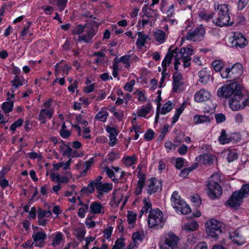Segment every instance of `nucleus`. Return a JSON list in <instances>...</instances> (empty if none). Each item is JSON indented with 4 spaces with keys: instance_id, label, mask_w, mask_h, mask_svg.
I'll use <instances>...</instances> for the list:
<instances>
[{
    "instance_id": "nucleus-9",
    "label": "nucleus",
    "mask_w": 249,
    "mask_h": 249,
    "mask_svg": "<svg viewBox=\"0 0 249 249\" xmlns=\"http://www.w3.org/2000/svg\"><path fill=\"white\" fill-rule=\"evenodd\" d=\"M205 33V29L201 25L194 30H190L186 36V39L188 40L198 41L201 40Z\"/></svg>"
},
{
    "instance_id": "nucleus-21",
    "label": "nucleus",
    "mask_w": 249,
    "mask_h": 249,
    "mask_svg": "<svg viewBox=\"0 0 249 249\" xmlns=\"http://www.w3.org/2000/svg\"><path fill=\"white\" fill-rule=\"evenodd\" d=\"M53 111L52 110H47L46 109H41L40 111L38 120L41 123H45L46 122V117L50 119L52 118Z\"/></svg>"
},
{
    "instance_id": "nucleus-23",
    "label": "nucleus",
    "mask_w": 249,
    "mask_h": 249,
    "mask_svg": "<svg viewBox=\"0 0 249 249\" xmlns=\"http://www.w3.org/2000/svg\"><path fill=\"white\" fill-rule=\"evenodd\" d=\"M145 179V177L144 175L143 174L139 176L137 186L135 191V193L136 195H139L141 194L142 190L144 186Z\"/></svg>"
},
{
    "instance_id": "nucleus-11",
    "label": "nucleus",
    "mask_w": 249,
    "mask_h": 249,
    "mask_svg": "<svg viewBox=\"0 0 249 249\" xmlns=\"http://www.w3.org/2000/svg\"><path fill=\"white\" fill-rule=\"evenodd\" d=\"M243 199L242 197L240 196V194L237 193V191H235L227 201V203L230 207L237 209L242 203Z\"/></svg>"
},
{
    "instance_id": "nucleus-54",
    "label": "nucleus",
    "mask_w": 249,
    "mask_h": 249,
    "mask_svg": "<svg viewBox=\"0 0 249 249\" xmlns=\"http://www.w3.org/2000/svg\"><path fill=\"white\" fill-rule=\"evenodd\" d=\"M135 81L134 80H131L129 82H127L124 86L125 90L131 92L133 90V87L135 85Z\"/></svg>"
},
{
    "instance_id": "nucleus-61",
    "label": "nucleus",
    "mask_w": 249,
    "mask_h": 249,
    "mask_svg": "<svg viewBox=\"0 0 249 249\" xmlns=\"http://www.w3.org/2000/svg\"><path fill=\"white\" fill-rule=\"evenodd\" d=\"M249 2V0H239L238 2V10H242L247 6Z\"/></svg>"
},
{
    "instance_id": "nucleus-53",
    "label": "nucleus",
    "mask_w": 249,
    "mask_h": 249,
    "mask_svg": "<svg viewBox=\"0 0 249 249\" xmlns=\"http://www.w3.org/2000/svg\"><path fill=\"white\" fill-rule=\"evenodd\" d=\"M195 167H188L182 169L180 173V176L183 178H186L189 173L193 169H195Z\"/></svg>"
},
{
    "instance_id": "nucleus-59",
    "label": "nucleus",
    "mask_w": 249,
    "mask_h": 249,
    "mask_svg": "<svg viewBox=\"0 0 249 249\" xmlns=\"http://www.w3.org/2000/svg\"><path fill=\"white\" fill-rule=\"evenodd\" d=\"M184 159L182 158H178L176 159V164L175 167L177 169H180L181 168L183 165H184Z\"/></svg>"
},
{
    "instance_id": "nucleus-52",
    "label": "nucleus",
    "mask_w": 249,
    "mask_h": 249,
    "mask_svg": "<svg viewBox=\"0 0 249 249\" xmlns=\"http://www.w3.org/2000/svg\"><path fill=\"white\" fill-rule=\"evenodd\" d=\"M154 132L151 129H148L144 135L145 140L147 141H151L154 137Z\"/></svg>"
},
{
    "instance_id": "nucleus-16",
    "label": "nucleus",
    "mask_w": 249,
    "mask_h": 249,
    "mask_svg": "<svg viewBox=\"0 0 249 249\" xmlns=\"http://www.w3.org/2000/svg\"><path fill=\"white\" fill-rule=\"evenodd\" d=\"M96 189L98 193L97 197L100 199L103 193H107L112 190V184L108 183H98L97 184Z\"/></svg>"
},
{
    "instance_id": "nucleus-27",
    "label": "nucleus",
    "mask_w": 249,
    "mask_h": 249,
    "mask_svg": "<svg viewBox=\"0 0 249 249\" xmlns=\"http://www.w3.org/2000/svg\"><path fill=\"white\" fill-rule=\"evenodd\" d=\"M165 36V33L161 30H157L154 33L155 39L160 44L163 43L164 42Z\"/></svg>"
},
{
    "instance_id": "nucleus-29",
    "label": "nucleus",
    "mask_w": 249,
    "mask_h": 249,
    "mask_svg": "<svg viewBox=\"0 0 249 249\" xmlns=\"http://www.w3.org/2000/svg\"><path fill=\"white\" fill-rule=\"evenodd\" d=\"M193 121L195 124H199L204 123H210V118L209 116L206 115H196L194 116Z\"/></svg>"
},
{
    "instance_id": "nucleus-46",
    "label": "nucleus",
    "mask_w": 249,
    "mask_h": 249,
    "mask_svg": "<svg viewBox=\"0 0 249 249\" xmlns=\"http://www.w3.org/2000/svg\"><path fill=\"white\" fill-rule=\"evenodd\" d=\"M52 214V213L50 211H44L39 209L38 212L37 217H49Z\"/></svg>"
},
{
    "instance_id": "nucleus-25",
    "label": "nucleus",
    "mask_w": 249,
    "mask_h": 249,
    "mask_svg": "<svg viewBox=\"0 0 249 249\" xmlns=\"http://www.w3.org/2000/svg\"><path fill=\"white\" fill-rule=\"evenodd\" d=\"M61 63H58L55 66V74L57 75L61 70L64 74H68L69 70L71 69V66H68L67 64H65L63 66L60 65Z\"/></svg>"
},
{
    "instance_id": "nucleus-62",
    "label": "nucleus",
    "mask_w": 249,
    "mask_h": 249,
    "mask_svg": "<svg viewBox=\"0 0 249 249\" xmlns=\"http://www.w3.org/2000/svg\"><path fill=\"white\" fill-rule=\"evenodd\" d=\"M191 201L195 203V206L197 207H199L201 204V200L197 195L192 197Z\"/></svg>"
},
{
    "instance_id": "nucleus-42",
    "label": "nucleus",
    "mask_w": 249,
    "mask_h": 249,
    "mask_svg": "<svg viewBox=\"0 0 249 249\" xmlns=\"http://www.w3.org/2000/svg\"><path fill=\"white\" fill-rule=\"evenodd\" d=\"M124 247L125 244L124 239L120 238L116 241L112 249H124Z\"/></svg>"
},
{
    "instance_id": "nucleus-22",
    "label": "nucleus",
    "mask_w": 249,
    "mask_h": 249,
    "mask_svg": "<svg viewBox=\"0 0 249 249\" xmlns=\"http://www.w3.org/2000/svg\"><path fill=\"white\" fill-rule=\"evenodd\" d=\"M138 38L136 41V45L138 48L141 49L144 46L146 41L149 38V36L143 34L142 32H139L138 33Z\"/></svg>"
},
{
    "instance_id": "nucleus-34",
    "label": "nucleus",
    "mask_w": 249,
    "mask_h": 249,
    "mask_svg": "<svg viewBox=\"0 0 249 249\" xmlns=\"http://www.w3.org/2000/svg\"><path fill=\"white\" fill-rule=\"evenodd\" d=\"M151 107L152 106L150 104L146 105L144 107L140 109L137 112V115L140 117H145L146 115L150 112Z\"/></svg>"
},
{
    "instance_id": "nucleus-55",
    "label": "nucleus",
    "mask_w": 249,
    "mask_h": 249,
    "mask_svg": "<svg viewBox=\"0 0 249 249\" xmlns=\"http://www.w3.org/2000/svg\"><path fill=\"white\" fill-rule=\"evenodd\" d=\"M113 231V228L112 227L109 226L107 227L104 231V236L106 237L107 239H109L110 238L112 232Z\"/></svg>"
},
{
    "instance_id": "nucleus-12",
    "label": "nucleus",
    "mask_w": 249,
    "mask_h": 249,
    "mask_svg": "<svg viewBox=\"0 0 249 249\" xmlns=\"http://www.w3.org/2000/svg\"><path fill=\"white\" fill-rule=\"evenodd\" d=\"M46 237V234L44 231L34 232L32 235L35 245L37 247H43V244Z\"/></svg>"
},
{
    "instance_id": "nucleus-31",
    "label": "nucleus",
    "mask_w": 249,
    "mask_h": 249,
    "mask_svg": "<svg viewBox=\"0 0 249 249\" xmlns=\"http://www.w3.org/2000/svg\"><path fill=\"white\" fill-rule=\"evenodd\" d=\"M27 82L26 80H25L23 76L17 75L15 77L14 79L11 81V83L15 86H17V87L18 88L19 87L26 83Z\"/></svg>"
},
{
    "instance_id": "nucleus-48",
    "label": "nucleus",
    "mask_w": 249,
    "mask_h": 249,
    "mask_svg": "<svg viewBox=\"0 0 249 249\" xmlns=\"http://www.w3.org/2000/svg\"><path fill=\"white\" fill-rule=\"evenodd\" d=\"M95 184L93 183V181H91L90 183L88 185L87 188H83L81 190V193H85L87 191H88L89 193H92L94 191Z\"/></svg>"
},
{
    "instance_id": "nucleus-20",
    "label": "nucleus",
    "mask_w": 249,
    "mask_h": 249,
    "mask_svg": "<svg viewBox=\"0 0 249 249\" xmlns=\"http://www.w3.org/2000/svg\"><path fill=\"white\" fill-rule=\"evenodd\" d=\"M173 90L174 92H177L179 89V88L182 85V83L181 82L182 79V75L180 73L176 72L173 74Z\"/></svg>"
},
{
    "instance_id": "nucleus-44",
    "label": "nucleus",
    "mask_w": 249,
    "mask_h": 249,
    "mask_svg": "<svg viewBox=\"0 0 249 249\" xmlns=\"http://www.w3.org/2000/svg\"><path fill=\"white\" fill-rule=\"evenodd\" d=\"M94 36V34L93 32H89L88 33L87 35L81 36L79 37V40L80 41H84L86 42H89L91 40Z\"/></svg>"
},
{
    "instance_id": "nucleus-39",
    "label": "nucleus",
    "mask_w": 249,
    "mask_h": 249,
    "mask_svg": "<svg viewBox=\"0 0 249 249\" xmlns=\"http://www.w3.org/2000/svg\"><path fill=\"white\" fill-rule=\"evenodd\" d=\"M67 127L65 124L62 125L61 128L59 131L60 136L64 139L68 138L71 134V133L69 130H67Z\"/></svg>"
},
{
    "instance_id": "nucleus-40",
    "label": "nucleus",
    "mask_w": 249,
    "mask_h": 249,
    "mask_svg": "<svg viewBox=\"0 0 249 249\" xmlns=\"http://www.w3.org/2000/svg\"><path fill=\"white\" fill-rule=\"evenodd\" d=\"M181 52L183 53V56L182 57L183 60H186L187 57H191L193 53V50L190 48H185L183 47L181 49Z\"/></svg>"
},
{
    "instance_id": "nucleus-60",
    "label": "nucleus",
    "mask_w": 249,
    "mask_h": 249,
    "mask_svg": "<svg viewBox=\"0 0 249 249\" xmlns=\"http://www.w3.org/2000/svg\"><path fill=\"white\" fill-rule=\"evenodd\" d=\"M57 5L60 11H62L65 7L68 0H55Z\"/></svg>"
},
{
    "instance_id": "nucleus-7",
    "label": "nucleus",
    "mask_w": 249,
    "mask_h": 249,
    "mask_svg": "<svg viewBox=\"0 0 249 249\" xmlns=\"http://www.w3.org/2000/svg\"><path fill=\"white\" fill-rule=\"evenodd\" d=\"M206 231L208 234L215 239L222 233V223L215 219H212L206 223Z\"/></svg>"
},
{
    "instance_id": "nucleus-4",
    "label": "nucleus",
    "mask_w": 249,
    "mask_h": 249,
    "mask_svg": "<svg viewBox=\"0 0 249 249\" xmlns=\"http://www.w3.org/2000/svg\"><path fill=\"white\" fill-rule=\"evenodd\" d=\"M171 205L176 211L183 214H186L191 212V209L188 205L180 198L178 193L175 191L172 194L171 197Z\"/></svg>"
},
{
    "instance_id": "nucleus-3",
    "label": "nucleus",
    "mask_w": 249,
    "mask_h": 249,
    "mask_svg": "<svg viewBox=\"0 0 249 249\" xmlns=\"http://www.w3.org/2000/svg\"><path fill=\"white\" fill-rule=\"evenodd\" d=\"M220 181V176L218 174H213L209 178L207 184V193L210 198L214 199L222 194V188L219 184Z\"/></svg>"
},
{
    "instance_id": "nucleus-24",
    "label": "nucleus",
    "mask_w": 249,
    "mask_h": 249,
    "mask_svg": "<svg viewBox=\"0 0 249 249\" xmlns=\"http://www.w3.org/2000/svg\"><path fill=\"white\" fill-rule=\"evenodd\" d=\"M198 75L199 78V82L204 84H206L209 80L210 75L206 69L198 71Z\"/></svg>"
},
{
    "instance_id": "nucleus-43",
    "label": "nucleus",
    "mask_w": 249,
    "mask_h": 249,
    "mask_svg": "<svg viewBox=\"0 0 249 249\" xmlns=\"http://www.w3.org/2000/svg\"><path fill=\"white\" fill-rule=\"evenodd\" d=\"M144 206L142 208L140 211V217L144 213H147L148 210L152 208V204L150 202H147L146 199H144Z\"/></svg>"
},
{
    "instance_id": "nucleus-45",
    "label": "nucleus",
    "mask_w": 249,
    "mask_h": 249,
    "mask_svg": "<svg viewBox=\"0 0 249 249\" xmlns=\"http://www.w3.org/2000/svg\"><path fill=\"white\" fill-rule=\"evenodd\" d=\"M89 205H84V206L81 207L79 209L77 213V214L80 218H84L85 216V213L89 211Z\"/></svg>"
},
{
    "instance_id": "nucleus-15",
    "label": "nucleus",
    "mask_w": 249,
    "mask_h": 249,
    "mask_svg": "<svg viewBox=\"0 0 249 249\" xmlns=\"http://www.w3.org/2000/svg\"><path fill=\"white\" fill-rule=\"evenodd\" d=\"M230 238L231 241L238 246H242L245 243V239L238 230H235L230 233Z\"/></svg>"
},
{
    "instance_id": "nucleus-33",
    "label": "nucleus",
    "mask_w": 249,
    "mask_h": 249,
    "mask_svg": "<svg viewBox=\"0 0 249 249\" xmlns=\"http://www.w3.org/2000/svg\"><path fill=\"white\" fill-rule=\"evenodd\" d=\"M104 172H105L109 178H111L112 180L114 182L118 181V178H116L117 175L115 174L114 171L110 169L108 166H106L104 168Z\"/></svg>"
},
{
    "instance_id": "nucleus-19",
    "label": "nucleus",
    "mask_w": 249,
    "mask_h": 249,
    "mask_svg": "<svg viewBox=\"0 0 249 249\" xmlns=\"http://www.w3.org/2000/svg\"><path fill=\"white\" fill-rule=\"evenodd\" d=\"M89 212L94 214L103 213H104L103 206L99 202H93L90 204Z\"/></svg>"
},
{
    "instance_id": "nucleus-36",
    "label": "nucleus",
    "mask_w": 249,
    "mask_h": 249,
    "mask_svg": "<svg viewBox=\"0 0 249 249\" xmlns=\"http://www.w3.org/2000/svg\"><path fill=\"white\" fill-rule=\"evenodd\" d=\"M237 193H239L243 198L247 197L249 195V184L243 185Z\"/></svg>"
},
{
    "instance_id": "nucleus-6",
    "label": "nucleus",
    "mask_w": 249,
    "mask_h": 249,
    "mask_svg": "<svg viewBox=\"0 0 249 249\" xmlns=\"http://www.w3.org/2000/svg\"><path fill=\"white\" fill-rule=\"evenodd\" d=\"M165 220L163 217L162 212L160 210L150 211L148 224L150 228H161L163 226Z\"/></svg>"
},
{
    "instance_id": "nucleus-64",
    "label": "nucleus",
    "mask_w": 249,
    "mask_h": 249,
    "mask_svg": "<svg viewBox=\"0 0 249 249\" xmlns=\"http://www.w3.org/2000/svg\"><path fill=\"white\" fill-rule=\"evenodd\" d=\"M130 55H124L120 57V61L123 62L124 64L128 65V67L130 66V64L129 63V61H130Z\"/></svg>"
},
{
    "instance_id": "nucleus-63",
    "label": "nucleus",
    "mask_w": 249,
    "mask_h": 249,
    "mask_svg": "<svg viewBox=\"0 0 249 249\" xmlns=\"http://www.w3.org/2000/svg\"><path fill=\"white\" fill-rule=\"evenodd\" d=\"M215 118L217 123L224 122L226 120V116L222 113H218L215 115Z\"/></svg>"
},
{
    "instance_id": "nucleus-47",
    "label": "nucleus",
    "mask_w": 249,
    "mask_h": 249,
    "mask_svg": "<svg viewBox=\"0 0 249 249\" xmlns=\"http://www.w3.org/2000/svg\"><path fill=\"white\" fill-rule=\"evenodd\" d=\"M136 158L135 156L127 157L124 160V163L127 166H131L135 164Z\"/></svg>"
},
{
    "instance_id": "nucleus-5",
    "label": "nucleus",
    "mask_w": 249,
    "mask_h": 249,
    "mask_svg": "<svg viewBox=\"0 0 249 249\" xmlns=\"http://www.w3.org/2000/svg\"><path fill=\"white\" fill-rule=\"evenodd\" d=\"M243 66L240 63H236L231 68H227L220 72V75L223 79L231 80L239 78L243 74Z\"/></svg>"
},
{
    "instance_id": "nucleus-32",
    "label": "nucleus",
    "mask_w": 249,
    "mask_h": 249,
    "mask_svg": "<svg viewBox=\"0 0 249 249\" xmlns=\"http://www.w3.org/2000/svg\"><path fill=\"white\" fill-rule=\"evenodd\" d=\"M198 227V224L196 221H191L186 223L184 226V229L187 231H196Z\"/></svg>"
},
{
    "instance_id": "nucleus-37",
    "label": "nucleus",
    "mask_w": 249,
    "mask_h": 249,
    "mask_svg": "<svg viewBox=\"0 0 249 249\" xmlns=\"http://www.w3.org/2000/svg\"><path fill=\"white\" fill-rule=\"evenodd\" d=\"M108 116V113L106 111H100L96 115L95 118L100 121L105 122Z\"/></svg>"
},
{
    "instance_id": "nucleus-10",
    "label": "nucleus",
    "mask_w": 249,
    "mask_h": 249,
    "mask_svg": "<svg viewBox=\"0 0 249 249\" xmlns=\"http://www.w3.org/2000/svg\"><path fill=\"white\" fill-rule=\"evenodd\" d=\"M231 44V47L236 49L243 48L248 45V41L242 34L237 32L233 33Z\"/></svg>"
},
{
    "instance_id": "nucleus-26",
    "label": "nucleus",
    "mask_w": 249,
    "mask_h": 249,
    "mask_svg": "<svg viewBox=\"0 0 249 249\" xmlns=\"http://www.w3.org/2000/svg\"><path fill=\"white\" fill-rule=\"evenodd\" d=\"M231 140V137L226 134L225 129H222L218 138L219 142L222 144H225L230 142Z\"/></svg>"
},
{
    "instance_id": "nucleus-50",
    "label": "nucleus",
    "mask_w": 249,
    "mask_h": 249,
    "mask_svg": "<svg viewBox=\"0 0 249 249\" xmlns=\"http://www.w3.org/2000/svg\"><path fill=\"white\" fill-rule=\"evenodd\" d=\"M23 121L21 119H19L13 124H12L10 126V129H11L13 132H14L16 128L18 127H19L22 125L23 124Z\"/></svg>"
},
{
    "instance_id": "nucleus-8",
    "label": "nucleus",
    "mask_w": 249,
    "mask_h": 249,
    "mask_svg": "<svg viewBox=\"0 0 249 249\" xmlns=\"http://www.w3.org/2000/svg\"><path fill=\"white\" fill-rule=\"evenodd\" d=\"M178 241V237L174 233H168L165 235L164 241L160 243V247L161 249H175Z\"/></svg>"
},
{
    "instance_id": "nucleus-2",
    "label": "nucleus",
    "mask_w": 249,
    "mask_h": 249,
    "mask_svg": "<svg viewBox=\"0 0 249 249\" xmlns=\"http://www.w3.org/2000/svg\"><path fill=\"white\" fill-rule=\"evenodd\" d=\"M215 9L217 12V16L213 20L214 24L220 27L231 25L233 24V22L231 21L228 5L218 4Z\"/></svg>"
},
{
    "instance_id": "nucleus-51",
    "label": "nucleus",
    "mask_w": 249,
    "mask_h": 249,
    "mask_svg": "<svg viewBox=\"0 0 249 249\" xmlns=\"http://www.w3.org/2000/svg\"><path fill=\"white\" fill-rule=\"evenodd\" d=\"M199 17L203 20H205L206 21H208L210 19H212L213 17V14H207L204 12H200L199 13Z\"/></svg>"
},
{
    "instance_id": "nucleus-57",
    "label": "nucleus",
    "mask_w": 249,
    "mask_h": 249,
    "mask_svg": "<svg viewBox=\"0 0 249 249\" xmlns=\"http://www.w3.org/2000/svg\"><path fill=\"white\" fill-rule=\"evenodd\" d=\"M51 179L54 182H56L60 184V176L59 174H55L53 172H51L50 175Z\"/></svg>"
},
{
    "instance_id": "nucleus-35",
    "label": "nucleus",
    "mask_w": 249,
    "mask_h": 249,
    "mask_svg": "<svg viewBox=\"0 0 249 249\" xmlns=\"http://www.w3.org/2000/svg\"><path fill=\"white\" fill-rule=\"evenodd\" d=\"M63 235L61 232H57L53 237L52 241V245L55 247L59 245L63 240Z\"/></svg>"
},
{
    "instance_id": "nucleus-30",
    "label": "nucleus",
    "mask_w": 249,
    "mask_h": 249,
    "mask_svg": "<svg viewBox=\"0 0 249 249\" xmlns=\"http://www.w3.org/2000/svg\"><path fill=\"white\" fill-rule=\"evenodd\" d=\"M214 157L210 154H203L199 156V161L204 164H211L213 160Z\"/></svg>"
},
{
    "instance_id": "nucleus-58",
    "label": "nucleus",
    "mask_w": 249,
    "mask_h": 249,
    "mask_svg": "<svg viewBox=\"0 0 249 249\" xmlns=\"http://www.w3.org/2000/svg\"><path fill=\"white\" fill-rule=\"evenodd\" d=\"M136 214L132 212H129L127 214V221L129 224H131L135 222Z\"/></svg>"
},
{
    "instance_id": "nucleus-28",
    "label": "nucleus",
    "mask_w": 249,
    "mask_h": 249,
    "mask_svg": "<svg viewBox=\"0 0 249 249\" xmlns=\"http://www.w3.org/2000/svg\"><path fill=\"white\" fill-rule=\"evenodd\" d=\"M7 101L4 102L2 104V109L5 113H8L12 111L14 107V102L13 101H10V97L7 99Z\"/></svg>"
},
{
    "instance_id": "nucleus-49",
    "label": "nucleus",
    "mask_w": 249,
    "mask_h": 249,
    "mask_svg": "<svg viewBox=\"0 0 249 249\" xmlns=\"http://www.w3.org/2000/svg\"><path fill=\"white\" fill-rule=\"evenodd\" d=\"M84 30V27L82 25H78L75 26L71 31L73 35H80L82 34Z\"/></svg>"
},
{
    "instance_id": "nucleus-38",
    "label": "nucleus",
    "mask_w": 249,
    "mask_h": 249,
    "mask_svg": "<svg viewBox=\"0 0 249 249\" xmlns=\"http://www.w3.org/2000/svg\"><path fill=\"white\" fill-rule=\"evenodd\" d=\"M172 108V103L171 101H168L163 105L160 110V113L161 114H165L169 112Z\"/></svg>"
},
{
    "instance_id": "nucleus-18",
    "label": "nucleus",
    "mask_w": 249,
    "mask_h": 249,
    "mask_svg": "<svg viewBox=\"0 0 249 249\" xmlns=\"http://www.w3.org/2000/svg\"><path fill=\"white\" fill-rule=\"evenodd\" d=\"M177 49H175L172 52H170V49H169V51L166 54L165 57L162 62V67L163 69V71L162 72V74L163 75L164 72L166 71V68L167 65H169L171 62V60L174 56V53H177Z\"/></svg>"
},
{
    "instance_id": "nucleus-13",
    "label": "nucleus",
    "mask_w": 249,
    "mask_h": 249,
    "mask_svg": "<svg viewBox=\"0 0 249 249\" xmlns=\"http://www.w3.org/2000/svg\"><path fill=\"white\" fill-rule=\"evenodd\" d=\"M161 184L160 180L155 178H152L148 186V193L150 195L155 193L157 191L161 190Z\"/></svg>"
},
{
    "instance_id": "nucleus-56",
    "label": "nucleus",
    "mask_w": 249,
    "mask_h": 249,
    "mask_svg": "<svg viewBox=\"0 0 249 249\" xmlns=\"http://www.w3.org/2000/svg\"><path fill=\"white\" fill-rule=\"evenodd\" d=\"M238 158V155L234 152L230 151L227 156L228 162H232Z\"/></svg>"
},
{
    "instance_id": "nucleus-14",
    "label": "nucleus",
    "mask_w": 249,
    "mask_h": 249,
    "mask_svg": "<svg viewBox=\"0 0 249 249\" xmlns=\"http://www.w3.org/2000/svg\"><path fill=\"white\" fill-rule=\"evenodd\" d=\"M211 96V93L208 90L202 89L197 91L195 95V100L197 102L207 101Z\"/></svg>"
},
{
    "instance_id": "nucleus-41",
    "label": "nucleus",
    "mask_w": 249,
    "mask_h": 249,
    "mask_svg": "<svg viewBox=\"0 0 249 249\" xmlns=\"http://www.w3.org/2000/svg\"><path fill=\"white\" fill-rule=\"evenodd\" d=\"M212 66L216 71H220L223 66V62L220 60H215L213 61Z\"/></svg>"
},
{
    "instance_id": "nucleus-1",
    "label": "nucleus",
    "mask_w": 249,
    "mask_h": 249,
    "mask_svg": "<svg viewBox=\"0 0 249 249\" xmlns=\"http://www.w3.org/2000/svg\"><path fill=\"white\" fill-rule=\"evenodd\" d=\"M242 86L236 82L225 85L219 88L217 92L220 97L230 98L229 106L233 110H238L244 108V105L241 100L243 95L241 90Z\"/></svg>"
},
{
    "instance_id": "nucleus-17",
    "label": "nucleus",
    "mask_w": 249,
    "mask_h": 249,
    "mask_svg": "<svg viewBox=\"0 0 249 249\" xmlns=\"http://www.w3.org/2000/svg\"><path fill=\"white\" fill-rule=\"evenodd\" d=\"M132 238L133 242L129 245L128 249H136L139 244V242L142 241L144 236L141 234L139 232H136L133 233Z\"/></svg>"
}]
</instances>
